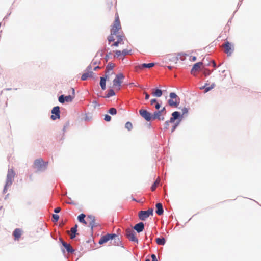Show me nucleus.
<instances>
[{"label": "nucleus", "instance_id": "f257e3e1", "mask_svg": "<svg viewBox=\"0 0 261 261\" xmlns=\"http://www.w3.org/2000/svg\"><path fill=\"white\" fill-rule=\"evenodd\" d=\"M48 164V162H45L40 158L34 161L32 167L36 169V173L43 172L46 170Z\"/></svg>", "mask_w": 261, "mask_h": 261}, {"label": "nucleus", "instance_id": "f03ea898", "mask_svg": "<svg viewBox=\"0 0 261 261\" xmlns=\"http://www.w3.org/2000/svg\"><path fill=\"white\" fill-rule=\"evenodd\" d=\"M120 28V22L119 21V18L117 17L115 18L113 28L111 29V34L107 38L109 43L114 41L115 39L113 35H116Z\"/></svg>", "mask_w": 261, "mask_h": 261}, {"label": "nucleus", "instance_id": "7ed1b4c3", "mask_svg": "<svg viewBox=\"0 0 261 261\" xmlns=\"http://www.w3.org/2000/svg\"><path fill=\"white\" fill-rule=\"evenodd\" d=\"M170 99L167 101L168 104L172 107L177 108L180 103V98L175 92L169 94Z\"/></svg>", "mask_w": 261, "mask_h": 261}, {"label": "nucleus", "instance_id": "20e7f679", "mask_svg": "<svg viewBox=\"0 0 261 261\" xmlns=\"http://www.w3.org/2000/svg\"><path fill=\"white\" fill-rule=\"evenodd\" d=\"M125 78L124 75L122 73H119L116 75L115 78L113 81V87L118 88V90H120V87L122 83V80Z\"/></svg>", "mask_w": 261, "mask_h": 261}, {"label": "nucleus", "instance_id": "39448f33", "mask_svg": "<svg viewBox=\"0 0 261 261\" xmlns=\"http://www.w3.org/2000/svg\"><path fill=\"white\" fill-rule=\"evenodd\" d=\"M153 209L150 208L147 211H140L138 213V217L141 221H145L150 216H153Z\"/></svg>", "mask_w": 261, "mask_h": 261}, {"label": "nucleus", "instance_id": "423d86ee", "mask_svg": "<svg viewBox=\"0 0 261 261\" xmlns=\"http://www.w3.org/2000/svg\"><path fill=\"white\" fill-rule=\"evenodd\" d=\"M184 115L179 111H174L171 114L170 117L171 123H174L175 121L181 122L182 120Z\"/></svg>", "mask_w": 261, "mask_h": 261}, {"label": "nucleus", "instance_id": "0eeeda50", "mask_svg": "<svg viewBox=\"0 0 261 261\" xmlns=\"http://www.w3.org/2000/svg\"><path fill=\"white\" fill-rule=\"evenodd\" d=\"M52 115H51L50 118L53 120H55L60 118V107L55 106L51 111Z\"/></svg>", "mask_w": 261, "mask_h": 261}, {"label": "nucleus", "instance_id": "6e6552de", "mask_svg": "<svg viewBox=\"0 0 261 261\" xmlns=\"http://www.w3.org/2000/svg\"><path fill=\"white\" fill-rule=\"evenodd\" d=\"M139 114L146 121H150L151 120L152 114L144 109H140Z\"/></svg>", "mask_w": 261, "mask_h": 261}, {"label": "nucleus", "instance_id": "1a4fd4ad", "mask_svg": "<svg viewBox=\"0 0 261 261\" xmlns=\"http://www.w3.org/2000/svg\"><path fill=\"white\" fill-rule=\"evenodd\" d=\"M15 176V173L12 169H9L8 171L6 181V186H11L12 184L13 178Z\"/></svg>", "mask_w": 261, "mask_h": 261}, {"label": "nucleus", "instance_id": "9d476101", "mask_svg": "<svg viewBox=\"0 0 261 261\" xmlns=\"http://www.w3.org/2000/svg\"><path fill=\"white\" fill-rule=\"evenodd\" d=\"M224 47L227 56H231L234 51L233 45L229 41H226L224 43Z\"/></svg>", "mask_w": 261, "mask_h": 261}, {"label": "nucleus", "instance_id": "9b49d317", "mask_svg": "<svg viewBox=\"0 0 261 261\" xmlns=\"http://www.w3.org/2000/svg\"><path fill=\"white\" fill-rule=\"evenodd\" d=\"M109 49H110L109 48L105 47L103 50H99L97 53L96 56H99L100 57H102L103 56V53L105 51H107V54L105 56V57L104 58V60H105L106 62H107L109 61V59H110V56L112 54L111 51L108 52Z\"/></svg>", "mask_w": 261, "mask_h": 261}, {"label": "nucleus", "instance_id": "f8f14e48", "mask_svg": "<svg viewBox=\"0 0 261 261\" xmlns=\"http://www.w3.org/2000/svg\"><path fill=\"white\" fill-rule=\"evenodd\" d=\"M109 79V74H105L104 76L100 77V86L102 90L106 89V82Z\"/></svg>", "mask_w": 261, "mask_h": 261}, {"label": "nucleus", "instance_id": "ddd939ff", "mask_svg": "<svg viewBox=\"0 0 261 261\" xmlns=\"http://www.w3.org/2000/svg\"><path fill=\"white\" fill-rule=\"evenodd\" d=\"M60 241L61 243L66 249L67 252L69 253H73L75 250L70 246V245L66 242L64 241L61 238H60Z\"/></svg>", "mask_w": 261, "mask_h": 261}, {"label": "nucleus", "instance_id": "4468645a", "mask_svg": "<svg viewBox=\"0 0 261 261\" xmlns=\"http://www.w3.org/2000/svg\"><path fill=\"white\" fill-rule=\"evenodd\" d=\"M144 224L142 222L137 223L134 227L133 229L135 230L138 233H140L144 229Z\"/></svg>", "mask_w": 261, "mask_h": 261}, {"label": "nucleus", "instance_id": "2eb2a0df", "mask_svg": "<svg viewBox=\"0 0 261 261\" xmlns=\"http://www.w3.org/2000/svg\"><path fill=\"white\" fill-rule=\"evenodd\" d=\"M156 211L155 212L158 215H162L164 213V209L163 205L161 203H157L155 205Z\"/></svg>", "mask_w": 261, "mask_h": 261}, {"label": "nucleus", "instance_id": "dca6fc26", "mask_svg": "<svg viewBox=\"0 0 261 261\" xmlns=\"http://www.w3.org/2000/svg\"><path fill=\"white\" fill-rule=\"evenodd\" d=\"M163 94V92L162 90L158 88H155L153 89V91L152 92V95L153 96L156 97H160Z\"/></svg>", "mask_w": 261, "mask_h": 261}, {"label": "nucleus", "instance_id": "f3484780", "mask_svg": "<svg viewBox=\"0 0 261 261\" xmlns=\"http://www.w3.org/2000/svg\"><path fill=\"white\" fill-rule=\"evenodd\" d=\"M13 234L14 236V239L18 240L21 236V230L20 228H16L14 230Z\"/></svg>", "mask_w": 261, "mask_h": 261}, {"label": "nucleus", "instance_id": "a211bd4d", "mask_svg": "<svg viewBox=\"0 0 261 261\" xmlns=\"http://www.w3.org/2000/svg\"><path fill=\"white\" fill-rule=\"evenodd\" d=\"M203 64L202 62H199L194 64L191 69V72L193 73L195 71L198 70L200 67V66Z\"/></svg>", "mask_w": 261, "mask_h": 261}, {"label": "nucleus", "instance_id": "6ab92c4d", "mask_svg": "<svg viewBox=\"0 0 261 261\" xmlns=\"http://www.w3.org/2000/svg\"><path fill=\"white\" fill-rule=\"evenodd\" d=\"M77 227L78 225L77 224H75L73 227L71 228V231L72 232V234L70 236L71 239H74L75 238L76 235L77 234Z\"/></svg>", "mask_w": 261, "mask_h": 261}, {"label": "nucleus", "instance_id": "aec40b11", "mask_svg": "<svg viewBox=\"0 0 261 261\" xmlns=\"http://www.w3.org/2000/svg\"><path fill=\"white\" fill-rule=\"evenodd\" d=\"M208 84H205V85L202 86L200 88V89H204V93H206L210 90H211L212 89H213L215 87V84L213 83L210 86H207Z\"/></svg>", "mask_w": 261, "mask_h": 261}, {"label": "nucleus", "instance_id": "412c9836", "mask_svg": "<svg viewBox=\"0 0 261 261\" xmlns=\"http://www.w3.org/2000/svg\"><path fill=\"white\" fill-rule=\"evenodd\" d=\"M116 95V93L113 89H109L107 91V93L106 94L105 96H102V97L106 98H109L113 96H115Z\"/></svg>", "mask_w": 261, "mask_h": 261}, {"label": "nucleus", "instance_id": "4be33fe9", "mask_svg": "<svg viewBox=\"0 0 261 261\" xmlns=\"http://www.w3.org/2000/svg\"><path fill=\"white\" fill-rule=\"evenodd\" d=\"M114 66V64L109 62L106 66L105 74L109 75V72L113 69Z\"/></svg>", "mask_w": 261, "mask_h": 261}, {"label": "nucleus", "instance_id": "5701e85b", "mask_svg": "<svg viewBox=\"0 0 261 261\" xmlns=\"http://www.w3.org/2000/svg\"><path fill=\"white\" fill-rule=\"evenodd\" d=\"M88 218L90 219L91 220L89 223V226H90L91 230V232H92L93 230L94 225V220L95 219V217L92 215H88Z\"/></svg>", "mask_w": 261, "mask_h": 261}, {"label": "nucleus", "instance_id": "b1692460", "mask_svg": "<svg viewBox=\"0 0 261 261\" xmlns=\"http://www.w3.org/2000/svg\"><path fill=\"white\" fill-rule=\"evenodd\" d=\"M109 238L107 236V234L103 235L101 237L100 239H99L98 241V243L100 245H102L105 243H107L108 241H109Z\"/></svg>", "mask_w": 261, "mask_h": 261}, {"label": "nucleus", "instance_id": "393cba45", "mask_svg": "<svg viewBox=\"0 0 261 261\" xmlns=\"http://www.w3.org/2000/svg\"><path fill=\"white\" fill-rule=\"evenodd\" d=\"M155 241L159 245H164L166 243V240L164 237L157 238L155 239Z\"/></svg>", "mask_w": 261, "mask_h": 261}, {"label": "nucleus", "instance_id": "a878e982", "mask_svg": "<svg viewBox=\"0 0 261 261\" xmlns=\"http://www.w3.org/2000/svg\"><path fill=\"white\" fill-rule=\"evenodd\" d=\"M93 74V72L90 71L88 72L82 74L81 76V80L86 81L88 77H91Z\"/></svg>", "mask_w": 261, "mask_h": 261}, {"label": "nucleus", "instance_id": "bb28decb", "mask_svg": "<svg viewBox=\"0 0 261 261\" xmlns=\"http://www.w3.org/2000/svg\"><path fill=\"white\" fill-rule=\"evenodd\" d=\"M85 217H86V215L82 213L78 216L77 220L80 223H83L84 224H86L87 222H86V221L85 220Z\"/></svg>", "mask_w": 261, "mask_h": 261}, {"label": "nucleus", "instance_id": "cd10ccee", "mask_svg": "<svg viewBox=\"0 0 261 261\" xmlns=\"http://www.w3.org/2000/svg\"><path fill=\"white\" fill-rule=\"evenodd\" d=\"M117 40L114 42V43L112 45V46H114L117 47V46H118L119 44L121 43V42L122 41L123 39H122V36H121L120 35H117Z\"/></svg>", "mask_w": 261, "mask_h": 261}, {"label": "nucleus", "instance_id": "c85d7f7f", "mask_svg": "<svg viewBox=\"0 0 261 261\" xmlns=\"http://www.w3.org/2000/svg\"><path fill=\"white\" fill-rule=\"evenodd\" d=\"M160 116H161L160 111H156L154 112V113L152 114L151 120L158 119L160 118Z\"/></svg>", "mask_w": 261, "mask_h": 261}, {"label": "nucleus", "instance_id": "c756f323", "mask_svg": "<svg viewBox=\"0 0 261 261\" xmlns=\"http://www.w3.org/2000/svg\"><path fill=\"white\" fill-rule=\"evenodd\" d=\"M131 242L138 243V240L136 237V232L135 233L131 234V235L127 238Z\"/></svg>", "mask_w": 261, "mask_h": 261}, {"label": "nucleus", "instance_id": "7c9ffc66", "mask_svg": "<svg viewBox=\"0 0 261 261\" xmlns=\"http://www.w3.org/2000/svg\"><path fill=\"white\" fill-rule=\"evenodd\" d=\"M155 65L154 63L151 62L149 63H143L141 64V67L143 68H150L153 67Z\"/></svg>", "mask_w": 261, "mask_h": 261}, {"label": "nucleus", "instance_id": "2f4dec72", "mask_svg": "<svg viewBox=\"0 0 261 261\" xmlns=\"http://www.w3.org/2000/svg\"><path fill=\"white\" fill-rule=\"evenodd\" d=\"M135 233V231L129 228H128L125 229V236L127 238L129 237L131 234Z\"/></svg>", "mask_w": 261, "mask_h": 261}, {"label": "nucleus", "instance_id": "473e14b6", "mask_svg": "<svg viewBox=\"0 0 261 261\" xmlns=\"http://www.w3.org/2000/svg\"><path fill=\"white\" fill-rule=\"evenodd\" d=\"M108 113L112 115H115L117 114V111L116 108L112 107L109 109Z\"/></svg>", "mask_w": 261, "mask_h": 261}, {"label": "nucleus", "instance_id": "72a5a7b5", "mask_svg": "<svg viewBox=\"0 0 261 261\" xmlns=\"http://www.w3.org/2000/svg\"><path fill=\"white\" fill-rule=\"evenodd\" d=\"M177 55L178 57L180 56L179 59H180L181 61H184L186 57L187 56V54L185 53L180 52L178 53Z\"/></svg>", "mask_w": 261, "mask_h": 261}, {"label": "nucleus", "instance_id": "f704fd0d", "mask_svg": "<svg viewBox=\"0 0 261 261\" xmlns=\"http://www.w3.org/2000/svg\"><path fill=\"white\" fill-rule=\"evenodd\" d=\"M114 242V244L117 246H121L122 245V242L120 241V238L118 236L116 238H115Z\"/></svg>", "mask_w": 261, "mask_h": 261}, {"label": "nucleus", "instance_id": "c9c22d12", "mask_svg": "<svg viewBox=\"0 0 261 261\" xmlns=\"http://www.w3.org/2000/svg\"><path fill=\"white\" fill-rule=\"evenodd\" d=\"M74 96H72V95H65V102H71L73 98H74Z\"/></svg>", "mask_w": 261, "mask_h": 261}, {"label": "nucleus", "instance_id": "e433bc0d", "mask_svg": "<svg viewBox=\"0 0 261 261\" xmlns=\"http://www.w3.org/2000/svg\"><path fill=\"white\" fill-rule=\"evenodd\" d=\"M107 234L108 237L109 241L115 240V238H116L118 237V236L115 233H107Z\"/></svg>", "mask_w": 261, "mask_h": 261}, {"label": "nucleus", "instance_id": "4c0bfd02", "mask_svg": "<svg viewBox=\"0 0 261 261\" xmlns=\"http://www.w3.org/2000/svg\"><path fill=\"white\" fill-rule=\"evenodd\" d=\"M212 65L213 67H214L215 68H216L217 67L216 63L214 61L212 60L210 62H209L207 64H205V66H208Z\"/></svg>", "mask_w": 261, "mask_h": 261}, {"label": "nucleus", "instance_id": "58836bf2", "mask_svg": "<svg viewBox=\"0 0 261 261\" xmlns=\"http://www.w3.org/2000/svg\"><path fill=\"white\" fill-rule=\"evenodd\" d=\"M125 127L128 130H129V131L131 130L133 128L132 123L130 122H127L125 124Z\"/></svg>", "mask_w": 261, "mask_h": 261}, {"label": "nucleus", "instance_id": "ea45409f", "mask_svg": "<svg viewBox=\"0 0 261 261\" xmlns=\"http://www.w3.org/2000/svg\"><path fill=\"white\" fill-rule=\"evenodd\" d=\"M174 123V125L172 126V129H171V133H173L175 130L176 129V128L179 126L180 124V122L175 121V122Z\"/></svg>", "mask_w": 261, "mask_h": 261}, {"label": "nucleus", "instance_id": "a19ab883", "mask_svg": "<svg viewBox=\"0 0 261 261\" xmlns=\"http://www.w3.org/2000/svg\"><path fill=\"white\" fill-rule=\"evenodd\" d=\"M59 216L58 214H54L52 215V220L54 222H57L59 220Z\"/></svg>", "mask_w": 261, "mask_h": 261}, {"label": "nucleus", "instance_id": "79ce46f5", "mask_svg": "<svg viewBox=\"0 0 261 261\" xmlns=\"http://www.w3.org/2000/svg\"><path fill=\"white\" fill-rule=\"evenodd\" d=\"M65 95H64V94L61 95L58 97V101L61 103H64L65 102Z\"/></svg>", "mask_w": 261, "mask_h": 261}, {"label": "nucleus", "instance_id": "37998d69", "mask_svg": "<svg viewBox=\"0 0 261 261\" xmlns=\"http://www.w3.org/2000/svg\"><path fill=\"white\" fill-rule=\"evenodd\" d=\"M158 180H155L153 183V184L151 185V190L152 191H154L156 188V187L158 186Z\"/></svg>", "mask_w": 261, "mask_h": 261}, {"label": "nucleus", "instance_id": "c03bdc74", "mask_svg": "<svg viewBox=\"0 0 261 261\" xmlns=\"http://www.w3.org/2000/svg\"><path fill=\"white\" fill-rule=\"evenodd\" d=\"M212 71L208 69L205 68L203 70V73L205 76L210 75L212 73Z\"/></svg>", "mask_w": 261, "mask_h": 261}, {"label": "nucleus", "instance_id": "a18cd8bd", "mask_svg": "<svg viewBox=\"0 0 261 261\" xmlns=\"http://www.w3.org/2000/svg\"><path fill=\"white\" fill-rule=\"evenodd\" d=\"M131 51H132V50H127L126 49H124L121 51L122 55H123V56H125L128 55L131 52Z\"/></svg>", "mask_w": 261, "mask_h": 261}, {"label": "nucleus", "instance_id": "49530a36", "mask_svg": "<svg viewBox=\"0 0 261 261\" xmlns=\"http://www.w3.org/2000/svg\"><path fill=\"white\" fill-rule=\"evenodd\" d=\"M112 117L108 114L105 115L104 120L107 122H110L111 120Z\"/></svg>", "mask_w": 261, "mask_h": 261}, {"label": "nucleus", "instance_id": "de8ad7c7", "mask_svg": "<svg viewBox=\"0 0 261 261\" xmlns=\"http://www.w3.org/2000/svg\"><path fill=\"white\" fill-rule=\"evenodd\" d=\"M170 123H171L170 119L169 120L165 121V122L164 123V129L165 130H166L168 128Z\"/></svg>", "mask_w": 261, "mask_h": 261}, {"label": "nucleus", "instance_id": "09e8293b", "mask_svg": "<svg viewBox=\"0 0 261 261\" xmlns=\"http://www.w3.org/2000/svg\"><path fill=\"white\" fill-rule=\"evenodd\" d=\"M92 119V117L91 116H88L86 114H85V116L84 118V119L86 121H90Z\"/></svg>", "mask_w": 261, "mask_h": 261}, {"label": "nucleus", "instance_id": "8fccbe9b", "mask_svg": "<svg viewBox=\"0 0 261 261\" xmlns=\"http://www.w3.org/2000/svg\"><path fill=\"white\" fill-rule=\"evenodd\" d=\"M69 126V122L68 121L65 123L64 125L62 131L63 132V134L66 132V129Z\"/></svg>", "mask_w": 261, "mask_h": 261}, {"label": "nucleus", "instance_id": "3c124183", "mask_svg": "<svg viewBox=\"0 0 261 261\" xmlns=\"http://www.w3.org/2000/svg\"><path fill=\"white\" fill-rule=\"evenodd\" d=\"M181 111H182V114L185 115L186 114H187L188 113L189 108L184 107V108H182L181 109Z\"/></svg>", "mask_w": 261, "mask_h": 261}, {"label": "nucleus", "instance_id": "603ef678", "mask_svg": "<svg viewBox=\"0 0 261 261\" xmlns=\"http://www.w3.org/2000/svg\"><path fill=\"white\" fill-rule=\"evenodd\" d=\"M115 55L114 56V57L118 58L119 56H120L122 55L121 51L119 50H115Z\"/></svg>", "mask_w": 261, "mask_h": 261}, {"label": "nucleus", "instance_id": "864d4df0", "mask_svg": "<svg viewBox=\"0 0 261 261\" xmlns=\"http://www.w3.org/2000/svg\"><path fill=\"white\" fill-rule=\"evenodd\" d=\"M68 199H69L70 201H67V202H66V203H67V204H71V205H76V203H75V202H74V201H73L70 197H68Z\"/></svg>", "mask_w": 261, "mask_h": 261}, {"label": "nucleus", "instance_id": "5fc2aeb1", "mask_svg": "<svg viewBox=\"0 0 261 261\" xmlns=\"http://www.w3.org/2000/svg\"><path fill=\"white\" fill-rule=\"evenodd\" d=\"M171 60L176 63L179 60V57L178 56L173 57Z\"/></svg>", "mask_w": 261, "mask_h": 261}, {"label": "nucleus", "instance_id": "6e6d98bb", "mask_svg": "<svg viewBox=\"0 0 261 261\" xmlns=\"http://www.w3.org/2000/svg\"><path fill=\"white\" fill-rule=\"evenodd\" d=\"M151 257L152 258V261H158L156 255L154 254H152L151 255Z\"/></svg>", "mask_w": 261, "mask_h": 261}, {"label": "nucleus", "instance_id": "4d7b16f0", "mask_svg": "<svg viewBox=\"0 0 261 261\" xmlns=\"http://www.w3.org/2000/svg\"><path fill=\"white\" fill-rule=\"evenodd\" d=\"M61 211V208L59 207H56L54 210V212L57 214L59 213H60Z\"/></svg>", "mask_w": 261, "mask_h": 261}, {"label": "nucleus", "instance_id": "13d9d810", "mask_svg": "<svg viewBox=\"0 0 261 261\" xmlns=\"http://www.w3.org/2000/svg\"><path fill=\"white\" fill-rule=\"evenodd\" d=\"M10 186H6V185L5 184V186H4V189H3V193H6L7 192V188L8 187H10Z\"/></svg>", "mask_w": 261, "mask_h": 261}, {"label": "nucleus", "instance_id": "bf43d9fd", "mask_svg": "<svg viewBox=\"0 0 261 261\" xmlns=\"http://www.w3.org/2000/svg\"><path fill=\"white\" fill-rule=\"evenodd\" d=\"M156 102H157V99L155 98L151 99L150 100V104L151 105H153L154 103H156Z\"/></svg>", "mask_w": 261, "mask_h": 261}, {"label": "nucleus", "instance_id": "052dcab7", "mask_svg": "<svg viewBox=\"0 0 261 261\" xmlns=\"http://www.w3.org/2000/svg\"><path fill=\"white\" fill-rule=\"evenodd\" d=\"M161 108V105L158 103V102L155 105V108L158 110H159L160 108Z\"/></svg>", "mask_w": 261, "mask_h": 261}, {"label": "nucleus", "instance_id": "680f3d73", "mask_svg": "<svg viewBox=\"0 0 261 261\" xmlns=\"http://www.w3.org/2000/svg\"><path fill=\"white\" fill-rule=\"evenodd\" d=\"M159 111H160V112H161V115H162V114L163 113H166V108H165V107H163L161 110H159Z\"/></svg>", "mask_w": 261, "mask_h": 261}, {"label": "nucleus", "instance_id": "e2e57ef3", "mask_svg": "<svg viewBox=\"0 0 261 261\" xmlns=\"http://www.w3.org/2000/svg\"><path fill=\"white\" fill-rule=\"evenodd\" d=\"M145 95V99L146 100H148L149 99V97H150V95L148 93H146V92H145L144 93Z\"/></svg>", "mask_w": 261, "mask_h": 261}, {"label": "nucleus", "instance_id": "0e129e2a", "mask_svg": "<svg viewBox=\"0 0 261 261\" xmlns=\"http://www.w3.org/2000/svg\"><path fill=\"white\" fill-rule=\"evenodd\" d=\"M92 103H94V104L95 105V107L96 106H99V104L98 103V102L97 101H96V100L93 101L92 102Z\"/></svg>", "mask_w": 261, "mask_h": 261}, {"label": "nucleus", "instance_id": "69168bd1", "mask_svg": "<svg viewBox=\"0 0 261 261\" xmlns=\"http://www.w3.org/2000/svg\"><path fill=\"white\" fill-rule=\"evenodd\" d=\"M196 59H197V58H196V56H193V57H192V61L193 62L195 61L196 60Z\"/></svg>", "mask_w": 261, "mask_h": 261}, {"label": "nucleus", "instance_id": "338daca9", "mask_svg": "<svg viewBox=\"0 0 261 261\" xmlns=\"http://www.w3.org/2000/svg\"><path fill=\"white\" fill-rule=\"evenodd\" d=\"M100 67L99 66H96V67H95L94 68L93 70H94V71H96V70H97L98 69H100Z\"/></svg>", "mask_w": 261, "mask_h": 261}, {"label": "nucleus", "instance_id": "774afa93", "mask_svg": "<svg viewBox=\"0 0 261 261\" xmlns=\"http://www.w3.org/2000/svg\"><path fill=\"white\" fill-rule=\"evenodd\" d=\"M128 85L130 86V87H132V86H135V83H129L128 84Z\"/></svg>", "mask_w": 261, "mask_h": 261}]
</instances>
